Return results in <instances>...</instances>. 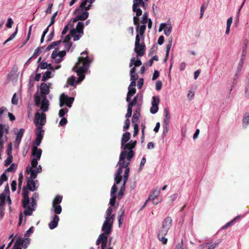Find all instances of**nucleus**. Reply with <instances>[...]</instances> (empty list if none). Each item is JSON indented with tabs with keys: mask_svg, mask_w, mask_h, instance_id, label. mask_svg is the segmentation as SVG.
Segmentation results:
<instances>
[{
	"mask_svg": "<svg viewBox=\"0 0 249 249\" xmlns=\"http://www.w3.org/2000/svg\"><path fill=\"white\" fill-rule=\"evenodd\" d=\"M84 27V24L82 22H78L77 23L76 28L72 29L70 31L71 35H74L77 33L79 34H83V29Z\"/></svg>",
	"mask_w": 249,
	"mask_h": 249,
	"instance_id": "15",
	"label": "nucleus"
},
{
	"mask_svg": "<svg viewBox=\"0 0 249 249\" xmlns=\"http://www.w3.org/2000/svg\"><path fill=\"white\" fill-rule=\"evenodd\" d=\"M107 235L104 233H101L96 241V245L101 244V249H105L107 243Z\"/></svg>",
	"mask_w": 249,
	"mask_h": 249,
	"instance_id": "13",
	"label": "nucleus"
},
{
	"mask_svg": "<svg viewBox=\"0 0 249 249\" xmlns=\"http://www.w3.org/2000/svg\"><path fill=\"white\" fill-rule=\"evenodd\" d=\"M81 55L82 56L78 57L77 62L72 69L73 71H75L78 76L77 83L81 82L85 78V74L91 62V60L88 56L87 51L83 52L81 53Z\"/></svg>",
	"mask_w": 249,
	"mask_h": 249,
	"instance_id": "1",
	"label": "nucleus"
},
{
	"mask_svg": "<svg viewBox=\"0 0 249 249\" xmlns=\"http://www.w3.org/2000/svg\"><path fill=\"white\" fill-rule=\"evenodd\" d=\"M168 231V229L164 228L162 227H161L159 231L157 236L158 238L163 245H165L167 243V238L165 236L167 234Z\"/></svg>",
	"mask_w": 249,
	"mask_h": 249,
	"instance_id": "11",
	"label": "nucleus"
},
{
	"mask_svg": "<svg viewBox=\"0 0 249 249\" xmlns=\"http://www.w3.org/2000/svg\"><path fill=\"white\" fill-rule=\"evenodd\" d=\"M61 43V40H58L51 43L46 49V51L48 52L52 49L54 48L55 46H58Z\"/></svg>",
	"mask_w": 249,
	"mask_h": 249,
	"instance_id": "31",
	"label": "nucleus"
},
{
	"mask_svg": "<svg viewBox=\"0 0 249 249\" xmlns=\"http://www.w3.org/2000/svg\"><path fill=\"white\" fill-rule=\"evenodd\" d=\"M35 102L37 107H40V109L44 112L48 111L49 102L47 97H41L38 95L35 96Z\"/></svg>",
	"mask_w": 249,
	"mask_h": 249,
	"instance_id": "6",
	"label": "nucleus"
},
{
	"mask_svg": "<svg viewBox=\"0 0 249 249\" xmlns=\"http://www.w3.org/2000/svg\"><path fill=\"white\" fill-rule=\"evenodd\" d=\"M60 97L64 101L65 105L69 107H71V105L74 101L73 97H69L64 93L61 94Z\"/></svg>",
	"mask_w": 249,
	"mask_h": 249,
	"instance_id": "17",
	"label": "nucleus"
},
{
	"mask_svg": "<svg viewBox=\"0 0 249 249\" xmlns=\"http://www.w3.org/2000/svg\"><path fill=\"white\" fill-rule=\"evenodd\" d=\"M158 106L152 105L150 110L151 113L155 114L158 112Z\"/></svg>",
	"mask_w": 249,
	"mask_h": 249,
	"instance_id": "60",
	"label": "nucleus"
},
{
	"mask_svg": "<svg viewBox=\"0 0 249 249\" xmlns=\"http://www.w3.org/2000/svg\"><path fill=\"white\" fill-rule=\"evenodd\" d=\"M130 126V120L129 118H126V120L124 121V125L123 126V130L126 131L127 130Z\"/></svg>",
	"mask_w": 249,
	"mask_h": 249,
	"instance_id": "47",
	"label": "nucleus"
},
{
	"mask_svg": "<svg viewBox=\"0 0 249 249\" xmlns=\"http://www.w3.org/2000/svg\"><path fill=\"white\" fill-rule=\"evenodd\" d=\"M147 21H148V13L147 12H144L142 15V19L141 21V22L143 24H145Z\"/></svg>",
	"mask_w": 249,
	"mask_h": 249,
	"instance_id": "43",
	"label": "nucleus"
},
{
	"mask_svg": "<svg viewBox=\"0 0 249 249\" xmlns=\"http://www.w3.org/2000/svg\"><path fill=\"white\" fill-rule=\"evenodd\" d=\"M22 241L23 239H22L21 238L18 237L12 249H22L20 246H22V244H23Z\"/></svg>",
	"mask_w": 249,
	"mask_h": 249,
	"instance_id": "28",
	"label": "nucleus"
},
{
	"mask_svg": "<svg viewBox=\"0 0 249 249\" xmlns=\"http://www.w3.org/2000/svg\"><path fill=\"white\" fill-rule=\"evenodd\" d=\"M116 199V196H111V198L109 201V204L111 206H113L115 205V202Z\"/></svg>",
	"mask_w": 249,
	"mask_h": 249,
	"instance_id": "61",
	"label": "nucleus"
},
{
	"mask_svg": "<svg viewBox=\"0 0 249 249\" xmlns=\"http://www.w3.org/2000/svg\"><path fill=\"white\" fill-rule=\"evenodd\" d=\"M146 2L143 0H133V4L132 6V10L133 12L136 13V16L133 17V23L136 25V31H138L139 27V17L142 15V10L140 9V7L142 6L144 9H146L147 7Z\"/></svg>",
	"mask_w": 249,
	"mask_h": 249,
	"instance_id": "2",
	"label": "nucleus"
},
{
	"mask_svg": "<svg viewBox=\"0 0 249 249\" xmlns=\"http://www.w3.org/2000/svg\"><path fill=\"white\" fill-rule=\"evenodd\" d=\"M68 84L71 86H74L75 82V78L74 76L71 77L68 80Z\"/></svg>",
	"mask_w": 249,
	"mask_h": 249,
	"instance_id": "64",
	"label": "nucleus"
},
{
	"mask_svg": "<svg viewBox=\"0 0 249 249\" xmlns=\"http://www.w3.org/2000/svg\"><path fill=\"white\" fill-rule=\"evenodd\" d=\"M18 32V27L16 28V30L14 33H13L5 41L4 44L7 43L8 42L11 41L13 39H14L17 35Z\"/></svg>",
	"mask_w": 249,
	"mask_h": 249,
	"instance_id": "50",
	"label": "nucleus"
},
{
	"mask_svg": "<svg viewBox=\"0 0 249 249\" xmlns=\"http://www.w3.org/2000/svg\"><path fill=\"white\" fill-rule=\"evenodd\" d=\"M140 110L141 107L140 106L138 105L137 109L135 110L132 118V123H137L140 117Z\"/></svg>",
	"mask_w": 249,
	"mask_h": 249,
	"instance_id": "21",
	"label": "nucleus"
},
{
	"mask_svg": "<svg viewBox=\"0 0 249 249\" xmlns=\"http://www.w3.org/2000/svg\"><path fill=\"white\" fill-rule=\"evenodd\" d=\"M24 131V129L20 128L17 134L16 138L15 140V143L17 144L18 145H19L21 141V139L23 135Z\"/></svg>",
	"mask_w": 249,
	"mask_h": 249,
	"instance_id": "24",
	"label": "nucleus"
},
{
	"mask_svg": "<svg viewBox=\"0 0 249 249\" xmlns=\"http://www.w3.org/2000/svg\"><path fill=\"white\" fill-rule=\"evenodd\" d=\"M91 5L89 4L86 8L85 9H80V8H77L75 11V13H78L77 16H78V19H80V20H86L89 17V13L88 12L89 10L90 9Z\"/></svg>",
	"mask_w": 249,
	"mask_h": 249,
	"instance_id": "8",
	"label": "nucleus"
},
{
	"mask_svg": "<svg viewBox=\"0 0 249 249\" xmlns=\"http://www.w3.org/2000/svg\"><path fill=\"white\" fill-rule=\"evenodd\" d=\"M124 168H125V170L124 175L123 182H124V183H126L129 177L130 169L129 167H128V166H127V167Z\"/></svg>",
	"mask_w": 249,
	"mask_h": 249,
	"instance_id": "35",
	"label": "nucleus"
},
{
	"mask_svg": "<svg viewBox=\"0 0 249 249\" xmlns=\"http://www.w3.org/2000/svg\"><path fill=\"white\" fill-rule=\"evenodd\" d=\"M113 221L112 218L109 219L107 217H105V221L102 228V230L104 231L103 233L107 235L110 233Z\"/></svg>",
	"mask_w": 249,
	"mask_h": 249,
	"instance_id": "9",
	"label": "nucleus"
},
{
	"mask_svg": "<svg viewBox=\"0 0 249 249\" xmlns=\"http://www.w3.org/2000/svg\"><path fill=\"white\" fill-rule=\"evenodd\" d=\"M136 141H130L129 142L124 144L123 148L124 150L120 153L121 160L126 159V160H130L135 156V152L133 149L136 146Z\"/></svg>",
	"mask_w": 249,
	"mask_h": 249,
	"instance_id": "4",
	"label": "nucleus"
},
{
	"mask_svg": "<svg viewBox=\"0 0 249 249\" xmlns=\"http://www.w3.org/2000/svg\"><path fill=\"white\" fill-rule=\"evenodd\" d=\"M172 225V219L170 216H167L163 221L161 227L167 229L168 230L171 227Z\"/></svg>",
	"mask_w": 249,
	"mask_h": 249,
	"instance_id": "18",
	"label": "nucleus"
},
{
	"mask_svg": "<svg viewBox=\"0 0 249 249\" xmlns=\"http://www.w3.org/2000/svg\"><path fill=\"white\" fill-rule=\"evenodd\" d=\"M131 62L129 64V67H132L133 65H135V67H139L142 65V62L140 59L135 60V57H132L131 58Z\"/></svg>",
	"mask_w": 249,
	"mask_h": 249,
	"instance_id": "30",
	"label": "nucleus"
},
{
	"mask_svg": "<svg viewBox=\"0 0 249 249\" xmlns=\"http://www.w3.org/2000/svg\"><path fill=\"white\" fill-rule=\"evenodd\" d=\"M140 37L139 35L137 34L136 36L134 51L138 56H143L146 50V47L144 42L140 44Z\"/></svg>",
	"mask_w": 249,
	"mask_h": 249,
	"instance_id": "7",
	"label": "nucleus"
},
{
	"mask_svg": "<svg viewBox=\"0 0 249 249\" xmlns=\"http://www.w3.org/2000/svg\"><path fill=\"white\" fill-rule=\"evenodd\" d=\"M8 178L6 174L3 173L0 177V186H1L4 181H6Z\"/></svg>",
	"mask_w": 249,
	"mask_h": 249,
	"instance_id": "51",
	"label": "nucleus"
},
{
	"mask_svg": "<svg viewBox=\"0 0 249 249\" xmlns=\"http://www.w3.org/2000/svg\"><path fill=\"white\" fill-rule=\"evenodd\" d=\"M159 103H160L159 98L158 97L153 96L152 101V105L158 106Z\"/></svg>",
	"mask_w": 249,
	"mask_h": 249,
	"instance_id": "45",
	"label": "nucleus"
},
{
	"mask_svg": "<svg viewBox=\"0 0 249 249\" xmlns=\"http://www.w3.org/2000/svg\"><path fill=\"white\" fill-rule=\"evenodd\" d=\"M164 118L163 120V123L167 127L169 124V120L170 119V115L168 108H165L164 110Z\"/></svg>",
	"mask_w": 249,
	"mask_h": 249,
	"instance_id": "27",
	"label": "nucleus"
},
{
	"mask_svg": "<svg viewBox=\"0 0 249 249\" xmlns=\"http://www.w3.org/2000/svg\"><path fill=\"white\" fill-rule=\"evenodd\" d=\"M122 180V175H119L118 174H115V181L117 184L120 183L121 180Z\"/></svg>",
	"mask_w": 249,
	"mask_h": 249,
	"instance_id": "59",
	"label": "nucleus"
},
{
	"mask_svg": "<svg viewBox=\"0 0 249 249\" xmlns=\"http://www.w3.org/2000/svg\"><path fill=\"white\" fill-rule=\"evenodd\" d=\"M44 46H42V47L41 48H39V47H38L37 48H36L35 52H34V53L33 55L32 56H31L28 60V61H30L31 59H32L33 57H36V56H37L38 55L41 54V49H44Z\"/></svg>",
	"mask_w": 249,
	"mask_h": 249,
	"instance_id": "34",
	"label": "nucleus"
},
{
	"mask_svg": "<svg viewBox=\"0 0 249 249\" xmlns=\"http://www.w3.org/2000/svg\"><path fill=\"white\" fill-rule=\"evenodd\" d=\"M22 191L23 199L22 200V205L23 208L26 210V207H27V206L30 201V199L29 197L28 189L26 186H24L23 187Z\"/></svg>",
	"mask_w": 249,
	"mask_h": 249,
	"instance_id": "10",
	"label": "nucleus"
},
{
	"mask_svg": "<svg viewBox=\"0 0 249 249\" xmlns=\"http://www.w3.org/2000/svg\"><path fill=\"white\" fill-rule=\"evenodd\" d=\"M30 191H34L36 189V183L33 179L27 178V183L26 186Z\"/></svg>",
	"mask_w": 249,
	"mask_h": 249,
	"instance_id": "19",
	"label": "nucleus"
},
{
	"mask_svg": "<svg viewBox=\"0 0 249 249\" xmlns=\"http://www.w3.org/2000/svg\"><path fill=\"white\" fill-rule=\"evenodd\" d=\"M172 43V38L169 39L168 44L166 46V57L165 59L168 57L169 51L171 49Z\"/></svg>",
	"mask_w": 249,
	"mask_h": 249,
	"instance_id": "38",
	"label": "nucleus"
},
{
	"mask_svg": "<svg viewBox=\"0 0 249 249\" xmlns=\"http://www.w3.org/2000/svg\"><path fill=\"white\" fill-rule=\"evenodd\" d=\"M137 100L138 96H136L132 101L131 100L129 102H127L128 103H129L128 105L133 107L134 106L136 105L137 103Z\"/></svg>",
	"mask_w": 249,
	"mask_h": 249,
	"instance_id": "46",
	"label": "nucleus"
},
{
	"mask_svg": "<svg viewBox=\"0 0 249 249\" xmlns=\"http://www.w3.org/2000/svg\"><path fill=\"white\" fill-rule=\"evenodd\" d=\"M124 213V210L123 209H121L119 212V215L118 217L119 227L122 224L121 222L122 218L123 217Z\"/></svg>",
	"mask_w": 249,
	"mask_h": 249,
	"instance_id": "37",
	"label": "nucleus"
},
{
	"mask_svg": "<svg viewBox=\"0 0 249 249\" xmlns=\"http://www.w3.org/2000/svg\"><path fill=\"white\" fill-rule=\"evenodd\" d=\"M39 197L38 193H34L33 194L31 198V202H29V204L26 207V210L24 211V214L27 216L31 215L33 213V212L35 211L36 206L37 205L36 199Z\"/></svg>",
	"mask_w": 249,
	"mask_h": 249,
	"instance_id": "5",
	"label": "nucleus"
},
{
	"mask_svg": "<svg viewBox=\"0 0 249 249\" xmlns=\"http://www.w3.org/2000/svg\"><path fill=\"white\" fill-rule=\"evenodd\" d=\"M47 62H41L39 65L38 66V67L36 69V72H37L38 69L40 68V69L44 70L47 68Z\"/></svg>",
	"mask_w": 249,
	"mask_h": 249,
	"instance_id": "55",
	"label": "nucleus"
},
{
	"mask_svg": "<svg viewBox=\"0 0 249 249\" xmlns=\"http://www.w3.org/2000/svg\"><path fill=\"white\" fill-rule=\"evenodd\" d=\"M128 92L127 94L126 101V102H129L131 100L132 96L136 93V89L135 88L128 87Z\"/></svg>",
	"mask_w": 249,
	"mask_h": 249,
	"instance_id": "26",
	"label": "nucleus"
},
{
	"mask_svg": "<svg viewBox=\"0 0 249 249\" xmlns=\"http://www.w3.org/2000/svg\"><path fill=\"white\" fill-rule=\"evenodd\" d=\"M13 160V156H8V157L5 160V163L4 165L5 166H7L10 164H11Z\"/></svg>",
	"mask_w": 249,
	"mask_h": 249,
	"instance_id": "48",
	"label": "nucleus"
},
{
	"mask_svg": "<svg viewBox=\"0 0 249 249\" xmlns=\"http://www.w3.org/2000/svg\"><path fill=\"white\" fill-rule=\"evenodd\" d=\"M125 183H124V182H123V184L122 186L121 187L118 194V198L119 199H121L124 195V192L125 189Z\"/></svg>",
	"mask_w": 249,
	"mask_h": 249,
	"instance_id": "36",
	"label": "nucleus"
},
{
	"mask_svg": "<svg viewBox=\"0 0 249 249\" xmlns=\"http://www.w3.org/2000/svg\"><path fill=\"white\" fill-rule=\"evenodd\" d=\"M42 154V150L38 148L36 146H33L32 149V156L36 157V159L40 160Z\"/></svg>",
	"mask_w": 249,
	"mask_h": 249,
	"instance_id": "23",
	"label": "nucleus"
},
{
	"mask_svg": "<svg viewBox=\"0 0 249 249\" xmlns=\"http://www.w3.org/2000/svg\"><path fill=\"white\" fill-rule=\"evenodd\" d=\"M59 221V217L58 215H55L52 221L49 224V227L50 229L53 230L58 225V221Z\"/></svg>",
	"mask_w": 249,
	"mask_h": 249,
	"instance_id": "22",
	"label": "nucleus"
},
{
	"mask_svg": "<svg viewBox=\"0 0 249 249\" xmlns=\"http://www.w3.org/2000/svg\"><path fill=\"white\" fill-rule=\"evenodd\" d=\"M160 194V189H155L152 191L149 196H151V200L153 204L157 205L160 202V200L157 199Z\"/></svg>",
	"mask_w": 249,
	"mask_h": 249,
	"instance_id": "16",
	"label": "nucleus"
},
{
	"mask_svg": "<svg viewBox=\"0 0 249 249\" xmlns=\"http://www.w3.org/2000/svg\"><path fill=\"white\" fill-rule=\"evenodd\" d=\"M145 29H146V25L145 24H143L141 26H140L139 25V29H138V31L137 32H139V34H138L139 35V36L140 37V36L141 37H143V35H144V32L145 31Z\"/></svg>",
	"mask_w": 249,
	"mask_h": 249,
	"instance_id": "33",
	"label": "nucleus"
},
{
	"mask_svg": "<svg viewBox=\"0 0 249 249\" xmlns=\"http://www.w3.org/2000/svg\"><path fill=\"white\" fill-rule=\"evenodd\" d=\"M130 138V133L128 132H125L123 134L121 139V148L124 145V144L127 142Z\"/></svg>",
	"mask_w": 249,
	"mask_h": 249,
	"instance_id": "25",
	"label": "nucleus"
},
{
	"mask_svg": "<svg viewBox=\"0 0 249 249\" xmlns=\"http://www.w3.org/2000/svg\"><path fill=\"white\" fill-rule=\"evenodd\" d=\"M62 196L59 195H57L54 198L53 201V205H59V204L62 202Z\"/></svg>",
	"mask_w": 249,
	"mask_h": 249,
	"instance_id": "32",
	"label": "nucleus"
},
{
	"mask_svg": "<svg viewBox=\"0 0 249 249\" xmlns=\"http://www.w3.org/2000/svg\"><path fill=\"white\" fill-rule=\"evenodd\" d=\"M26 172L28 174L30 173L31 176L30 178L34 179L37 177V174L40 173V171L38 170V169H33L32 167H30L27 169Z\"/></svg>",
	"mask_w": 249,
	"mask_h": 249,
	"instance_id": "20",
	"label": "nucleus"
},
{
	"mask_svg": "<svg viewBox=\"0 0 249 249\" xmlns=\"http://www.w3.org/2000/svg\"><path fill=\"white\" fill-rule=\"evenodd\" d=\"M39 160L38 159H35V158H33L31 161V165H32V167L33 168H36L37 167V164H38V162H37V160Z\"/></svg>",
	"mask_w": 249,
	"mask_h": 249,
	"instance_id": "63",
	"label": "nucleus"
},
{
	"mask_svg": "<svg viewBox=\"0 0 249 249\" xmlns=\"http://www.w3.org/2000/svg\"><path fill=\"white\" fill-rule=\"evenodd\" d=\"M23 179V177L22 174V173H20L19 175V178H18V186L19 188H20L21 187Z\"/></svg>",
	"mask_w": 249,
	"mask_h": 249,
	"instance_id": "57",
	"label": "nucleus"
},
{
	"mask_svg": "<svg viewBox=\"0 0 249 249\" xmlns=\"http://www.w3.org/2000/svg\"><path fill=\"white\" fill-rule=\"evenodd\" d=\"M130 163V160H126V159L121 160V157H119V161L118 162L119 167L115 174L121 175L123 172V168L128 166Z\"/></svg>",
	"mask_w": 249,
	"mask_h": 249,
	"instance_id": "12",
	"label": "nucleus"
},
{
	"mask_svg": "<svg viewBox=\"0 0 249 249\" xmlns=\"http://www.w3.org/2000/svg\"><path fill=\"white\" fill-rule=\"evenodd\" d=\"M51 74L52 72L50 71H46L45 73L43 75L42 81H46L48 79L50 78L51 77Z\"/></svg>",
	"mask_w": 249,
	"mask_h": 249,
	"instance_id": "39",
	"label": "nucleus"
},
{
	"mask_svg": "<svg viewBox=\"0 0 249 249\" xmlns=\"http://www.w3.org/2000/svg\"><path fill=\"white\" fill-rule=\"evenodd\" d=\"M51 83L48 84L45 83H42L40 85V93L41 97H46V95L50 92V86Z\"/></svg>",
	"mask_w": 249,
	"mask_h": 249,
	"instance_id": "14",
	"label": "nucleus"
},
{
	"mask_svg": "<svg viewBox=\"0 0 249 249\" xmlns=\"http://www.w3.org/2000/svg\"><path fill=\"white\" fill-rule=\"evenodd\" d=\"M134 124V133L133 136H136L139 132V125L136 123H133Z\"/></svg>",
	"mask_w": 249,
	"mask_h": 249,
	"instance_id": "54",
	"label": "nucleus"
},
{
	"mask_svg": "<svg viewBox=\"0 0 249 249\" xmlns=\"http://www.w3.org/2000/svg\"><path fill=\"white\" fill-rule=\"evenodd\" d=\"M35 124L36 125L40 124V126H37L36 130V138L43 139L44 134V130L43 129L42 126L45 125L46 123V114L44 113H39L36 112L35 114Z\"/></svg>",
	"mask_w": 249,
	"mask_h": 249,
	"instance_id": "3",
	"label": "nucleus"
},
{
	"mask_svg": "<svg viewBox=\"0 0 249 249\" xmlns=\"http://www.w3.org/2000/svg\"><path fill=\"white\" fill-rule=\"evenodd\" d=\"M243 124H245V127L249 124V113H246L243 119Z\"/></svg>",
	"mask_w": 249,
	"mask_h": 249,
	"instance_id": "42",
	"label": "nucleus"
},
{
	"mask_svg": "<svg viewBox=\"0 0 249 249\" xmlns=\"http://www.w3.org/2000/svg\"><path fill=\"white\" fill-rule=\"evenodd\" d=\"M239 218V216H236L235 217V218H234L232 220H231V221L229 222L228 223H227L226 225H225L224 226H223L222 227V229L224 230V229H226L227 228H228V227L231 226L233 222L236 220L238 218Z\"/></svg>",
	"mask_w": 249,
	"mask_h": 249,
	"instance_id": "40",
	"label": "nucleus"
},
{
	"mask_svg": "<svg viewBox=\"0 0 249 249\" xmlns=\"http://www.w3.org/2000/svg\"><path fill=\"white\" fill-rule=\"evenodd\" d=\"M112 212H113V208L111 206L109 207L106 211V217H107L109 219H111V218H112V220H114V218H115V214H112Z\"/></svg>",
	"mask_w": 249,
	"mask_h": 249,
	"instance_id": "29",
	"label": "nucleus"
},
{
	"mask_svg": "<svg viewBox=\"0 0 249 249\" xmlns=\"http://www.w3.org/2000/svg\"><path fill=\"white\" fill-rule=\"evenodd\" d=\"M14 24V21L12 18H9L7 20V23L6 24V26L8 28H11L12 27V25Z\"/></svg>",
	"mask_w": 249,
	"mask_h": 249,
	"instance_id": "58",
	"label": "nucleus"
},
{
	"mask_svg": "<svg viewBox=\"0 0 249 249\" xmlns=\"http://www.w3.org/2000/svg\"><path fill=\"white\" fill-rule=\"evenodd\" d=\"M132 107L128 105L127 113L125 115V117L126 118H129L132 115Z\"/></svg>",
	"mask_w": 249,
	"mask_h": 249,
	"instance_id": "52",
	"label": "nucleus"
},
{
	"mask_svg": "<svg viewBox=\"0 0 249 249\" xmlns=\"http://www.w3.org/2000/svg\"><path fill=\"white\" fill-rule=\"evenodd\" d=\"M171 31L172 26L170 24H169L168 25L167 28H165V29L164 30V32L166 36H169L171 34Z\"/></svg>",
	"mask_w": 249,
	"mask_h": 249,
	"instance_id": "53",
	"label": "nucleus"
},
{
	"mask_svg": "<svg viewBox=\"0 0 249 249\" xmlns=\"http://www.w3.org/2000/svg\"><path fill=\"white\" fill-rule=\"evenodd\" d=\"M54 212L56 214H60L62 212V208L60 205H53Z\"/></svg>",
	"mask_w": 249,
	"mask_h": 249,
	"instance_id": "41",
	"label": "nucleus"
},
{
	"mask_svg": "<svg viewBox=\"0 0 249 249\" xmlns=\"http://www.w3.org/2000/svg\"><path fill=\"white\" fill-rule=\"evenodd\" d=\"M30 239L29 238H25L23 239V243L22 246L24 249H26L28 245L30 243Z\"/></svg>",
	"mask_w": 249,
	"mask_h": 249,
	"instance_id": "56",
	"label": "nucleus"
},
{
	"mask_svg": "<svg viewBox=\"0 0 249 249\" xmlns=\"http://www.w3.org/2000/svg\"><path fill=\"white\" fill-rule=\"evenodd\" d=\"M5 198V195L3 193L0 194V207L2 206L4 204Z\"/></svg>",
	"mask_w": 249,
	"mask_h": 249,
	"instance_id": "49",
	"label": "nucleus"
},
{
	"mask_svg": "<svg viewBox=\"0 0 249 249\" xmlns=\"http://www.w3.org/2000/svg\"><path fill=\"white\" fill-rule=\"evenodd\" d=\"M68 112V109L67 108H62L59 111V116L60 117H63L64 115Z\"/></svg>",
	"mask_w": 249,
	"mask_h": 249,
	"instance_id": "44",
	"label": "nucleus"
},
{
	"mask_svg": "<svg viewBox=\"0 0 249 249\" xmlns=\"http://www.w3.org/2000/svg\"><path fill=\"white\" fill-rule=\"evenodd\" d=\"M117 191V187L116 185V184H114L112 188H111V192H110V195L111 196H116V193Z\"/></svg>",
	"mask_w": 249,
	"mask_h": 249,
	"instance_id": "62",
	"label": "nucleus"
}]
</instances>
